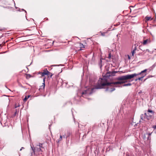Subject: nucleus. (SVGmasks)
Here are the masks:
<instances>
[{
  "label": "nucleus",
  "instance_id": "obj_4",
  "mask_svg": "<svg viewBox=\"0 0 156 156\" xmlns=\"http://www.w3.org/2000/svg\"><path fill=\"white\" fill-rule=\"evenodd\" d=\"M84 48V45L80 43H78L75 44V46H72L71 47V49H74L76 51L81 50L82 48Z\"/></svg>",
  "mask_w": 156,
  "mask_h": 156
},
{
  "label": "nucleus",
  "instance_id": "obj_6",
  "mask_svg": "<svg viewBox=\"0 0 156 156\" xmlns=\"http://www.w3.org/2000/svg\"><path fill=\"white\" fill-rule=\"evenodd\" d=\"M39 73L42 76H43L45 75H49V74H51V73L46 69L44 70L43 72H40Z\"/></svg>",
  "mask_w": 156,
  "mask_h": 156
},
{
  "label": "nucleus",
  "instance_id": "obj_18",
  "mask_svg": "<svg viewBox=\"0 0 156 156\" xmlns=\"http://www.w3.org/2000/svg\"><path fill=\"white\" fill-rule=\"evenodd\" d=\"M135 53V51H134L133 50L132 51V55L133 56L134 55Z\"/></svg>",
  "mask_w": 156,
  "mask_h": 156
},
{
  "label": "nucleus",
  "instance_id": "obj_32",
  "mask_svg": "<svg viewBox=\"0 0 156 156\" xmlns=\"http://www.w3.org/2000/svg\"><path fill=\"white\" fill-rule=\"evenodd\" d=\"M145 51V50H144V51Z\"/></svg>",
  "mask_w": 156,
  "mask_h": 156
},
{
  "label": "nucleus",
  "instance_id": "obj_9",
  "mask_svg": "<svg viewBox=\"0 0 156 156\" xmlns=\"http://www.w3.org/2000/svg\"><path fill=\"white\" fill-rule=\"evenodd\" d=\"M70 135V133L69 132H68L67 133V135H63V137L64 138H67V137L69 136Z\"/></svg>",
  "mask_w": 156,
  "mask_h": 156
},
{
  "label": "nucleus",
  "instance_id": "obj_17",
  "mask_svg": "<svg viewBox=\"0 0 156 156\" xmlns=\"http://www.w3.org/2000/svg\"><path fill=\"white\" fill-rule=\"evenodd\" d=\"M111 53H109V54L108 56V58L109 59H111Z\"/></svg>",
  "mask_w": 156,
  "mask_h": 156
},
{
  "label": "nucleus",
  "instance_id": "obj_12",
  "mask_svg": "<svg viewBox=\"0 0 156 156\" xmlns=\"http://www.w3.org/2000/svg\"><path fill=\"white\" fill-rule=\"evenodd\" d=\"M146 75V74H142V76H141V77H139V78H138V80H141V79L143 78Z\"/></svg>",
  "mask_w": 156,
  "mask_h": 156
},
{
  "label": "nucleus",
  "instance_id": "obj_29",
  "mask_svg": "<svg viewBox=\"0 0 156 156\" xmlns=\"http://www.w3.org/2000/svg\"><path fill=\"white\" fill-rule=\"evenodd\" d=\"M142 116H143V115H142L141 116V119H143V118H142Z\"/></svg>",
  "mask_w": 156,
  "mask_h": 156
},
{
  "label": "nucleus",
  "instance_id": "obj_24",
  "mask_svg": "<svg viewBox=\"0 0 156 156\" xmlns=\"http://www.w3.org/2000/svg\"><path fill=\"white\" fill-rule=\"evenodd\" d=\"M101 62H102V61H101V58L100 59V63H99V65H100V64H101Z\"/></svg>",
  "mask_w": 156,
  "mask_h": 156
},
{
  "label": "nucleus",
  "instance_id": "obj_22",
  "mask_svg": "<svg viewBox=\"0 0 156 156\" xmlns=\"http://www.w3.org/2000/svg\"><path fill=\"white\" fill-rule=\"evenodd\" d=\"M136 50V47H135L134 48L133 50L134 51H135Z\"/></svg>",
  "mask_w": 156,
  "mask_h": 156
},
{
  "label": "nucleus",
  "instance_id": "obj_20",
  "mask_svg": "<svg viewBox=\"0 0 156 156\" xmlns=\"http://www.w3.org/2000/svg\"><path fill=\"white\" fill-rule=\"evenodd\" d=\"M45 77H44L43 79V83H44V84L45 83Z\"/></svg>",
  "mask_w": 156,
  "mask_h": 156
},
{
  "label": "nucleus",
  "instance_id": "obj_15",
  "mask_svg": "<svg viewBox=\"0 0 156 156\" xmlns=\"http://www.w3.org/2000/svg\"><path fill=\"white\" fill-rule=\"evenodd\" d=\"M62 135H60V138L59 139V140H58V142H59L60 141H61L62 140Z\"/></svg>",
  "mask_w": 156,
  "mask_h": 156
},
{
  "label": "nucleus",
  "instance_id": "obj_11",
  "mask_svg": "<svg viewBox=\"0 0 156 156\" xmlns=\"http://www.w3.org/2000/svg\"><path fill=\"white\" fill-rule=\"evenodd\" d=\"M30 97V95H28L27 96H26L25 98L23 99V101L25 102Z\"/></svg>",
  "mask_w": 156,
  "mask_h": 156
},
{
  "label": "nucleus",
  "instance_id": "obj_3",
  "mask_svg": "<svg viewBox=\"0 0 156 156\" xmlns=\"http://www.w3.org/2000/svg\"><path fill=\"white\" fill-rule=\"evenodd\" d=\"M42 144L39 143L38 144H37L35 147H33L31 146V148L33 151V152L34 154H35V152L37 153L38 154H42V152H43L42 149L44 148V147H42Z\"/></svg>",
  "mask_w": 156,
  "mask_h": 156
},
{
  "label": "nucleus",
  "instance_id": "obj_21",
  "mask_svg": "<svg viewBox=\"0 0 156 156\" xmlns=\"http://www.w3.org/2000/svg\"><path fill=\"white\" fill-rule=\"evenodd\" d=\"M48 76H49L51 78V77L53 75V74L52 73H51V74H49V75H48Z\"/></svg>",
  "mask_w": 156,
  "mask_h": 156
},
{
  "label": "nucleus",
  "instance_id": "obj_7",
  "mask_svg": "<svg viewBox=\"0 0 156 156\" xmlns=\"http://www.w3.org/2000/svg\"><path fill=\"white\" fill-rule=\"evenodd\" d=\"M150 40L149 39H147L145 40H144L142 43L143 45H145L148 44L150 43Z\"/></svg>",
  "mask_w": 156,
  "mask_h": 156
},
{
  "label": "nucleus",
  "instance_id": "obj_31",
  "mask_svg": "<svg viewBox=\"0 0 156 156\" xmlns=\"http://www.w3.org/2000/svg\"><path fill=\"white\" fill-rule=\"evenodd\" d=\"M141 47V45H140V46H139V47L140 48Z\"/></svg>",
  "mask_w": 156,
  "mask_h": 156
},
{
  "label": "nucleus",
  "instance_id": "obj_5",
  "mask_svg": "<svg viewBox=\"0 0 156 156\" xmlns=\"http://www.w3.org/2000/svg\"><path fill=\"white\" fill-rule=\"evenodd\" d=\"M154 112L152 110L148 109L147 111V113H145L144 114L147 116L151 117L154 115Z\"/></svg>",
  "mask_w": 156,
  "mask_h": 156
},
{
  "label": "nucleus",
  "instance_id": "obj_10",
  "mask_svg": "<svg viewBox=\"0 0 156 156\" xmlns=\"http://www.w3.org/2000/svg\"><path fill=\"white\" fill-rule=\"evenodd\" d=\"M45 87V84H44V83H43L42 85L40 87L39 89H43Z\"/></svg>",
  "mask_w": 156,
  "mask_h": 156
},
{
  "label": "nucleus",
  "instance_id": "obj_23",
  "mask_svg": "<svg viewBox=\"0 0 156 156\" xmlns=\"http://www.w3.org/2000/svg\"><path fill=\"white\" fill-rule=\"evenodd\" d=\"M146 51H147L148 52H150V51L149 50V49H147L146 50H145Z\"/></svg>",
  "mask_w": 156,
  "mask_h": 156
},
{
  "label": "nucleus",
  "instance_id": "obj_2",
  "mask_svg": "<svg viewBox=\"0 0 156 156\" xmlns=\"http://www.w3.org/2000/svg\"><path fill=\"white\" fill-rule=\"evenodd\" d=\"M148 69H145L138 74L135 73L131 75H128L120 76L117 79L119 80H124L130 79L137 76L142 74L143 73L146 72Z\"/></svg>",
  "mask_w": 156,
  "mask_h": 156
},
{
  "label": "nucleus",
  "instance_id": "obj_25",
  "mask_svg": "<svg viewBox=\"0 0 156 156\" xmlns=\"http://www.w3.org/2000/svg\"><path fill=\"white\" fill-rule=\"evenodd\" d=\"M128 58L129 59H130V58L129 55H128Z\"/></svg>",
  "mask_w": 156,
  "mask_h": 156
},
{
  "label": "nucleus",
  "instance_id": "obj_26",
  "mask_svg": "<svg viewBox=\"0 0 156 156\" xmlns=\"http://www.w3.org/2000/svg\"><path fill=\"white\" fill-rule=\"evenodd\" d=\"M151 133H148V135H149V136H150L151 135Z\"/></svg>",
  "mask_w": 156,
  "mask_h": 156
},
{
  "label": "nucleus",
  "instance_id": "obj_13",
  "mask_svg": "<svg viewBox=\"0 0 156 156\" xmlns=\"http://www.w3.org/2000/svg\"><path fill=\"white\" fill-rule=\"evenodd\" d=\"M131 85V84L130 83H129L127 84H124L123 85V86H130Z\"/></svg>",
  "mask_w": 156,
  "mask_h": 156
},
{
  "label": "nucleus",
  "instance_id": "obj_1",
  "mask_svg": "<svg viewBox=\"0 0 156 156\" xmlns=\"http://www.w3.org/2000/svg\"><path fill=\"white\" fill-rule=\"evenodd\" d=\"M124 82L118 81L114 83H107L106 80L105 78H101L99 79L97 84L95 86V89H101L105 86L107 87L105 90L110 92H112L115 89L114 87H112V86L117 84H121L125 83Z\"/></svg>",
  "mask_w": 156,
  "mask_h": 156
},
{
  "label": "nucleus",
  "instance_id": "obj_28",
  "mask_svg": "<svg viewBox=\"0 0 156 156\" xmlns=\"http://www.w3.org/2000/svg\"><path fill=\"white\" fill-rule=\"evenodd\" d=\"M22 149H24V147H22V148H21V149H20V151H21V150H22Z\"/></svg>",
  "mask_w": 156,
  "mask_h": 156
},
{
  "label": "nucleus",
  "instance_id": "obj_8",
  "mask_svg": "<svg viewBox=\"0 0 156 156\" xmlns=\"http://www.w3.org/2000/svg\"><path fill=\"white\" fill-rule=\"evenodd\" d=\"M152 19L151 18V16L148 17L147 16L145 18V21L146 22H147L149 20H152Z\"/></svg>",
  "mask_w": 156,
  "mask_h": 156
},
{
  "label": "nucleus",
  "instance_id": "obj_30",
  "mask_svg": "<svg viewBox=\"0 0 156 156\" xmlns=\"http://www.w3.org/2000/svg\"><path fill=\"white\" fill-rule=\"evenodd\" d=\"M138 80V79H136L135 80V81H137Z\"/></svg>",
  "mask_w": 156,
  "mask_h": 156
},
{
  "label": "nucleus",
  "instance_id": "obj_14",
  "mask_svg": "<svg viewBox=\"0 0 156 156\" xmlns=\"http://www.w3.org/2000/svg\"><path fill=\"white\" fill-rule=\"evenodd\" d=\"M31 77V75L30 74H27L26 76V78L28 79Z\"/></svg>",
  "mask_w": 156,
  "mask_h": 156
},
{
  "label": "nucleus",
  "instance_id": "obj_19",
  "mask_svg": "<svg viewBox=\"0 0 156 156\" xmlns=\"http://www.w3.org/2000/svg\"><path fill=\"white\" fill-rule=\"evenodd\" d=\"M154 129H156V125L153 126L152 127Z\"/></svg>",
  "mask_w": 156,
  "mask_h": 156
},
{
  "label": "nucleus",
  "instance_id": "obj_33",
  "mask_svg": "<svg viewBox=\"0 0 156 156\" xmlns=\"http://www.w3.org/2000/svg\"><path fill=\"white\" fill-rule=\"evenodd\" d=\"M155 50H156V49H155Z\"/></svg>",
  "mask_w": 156,
  "mask_h": 156
},
{
  "label": "nucleus",
  "instance_id": "obj_27",
  "mask_svg": "<svg viewBox=\"0 0 156 156\" xmlns=\"http://www.w3.org/2000/svg\"><path fill=\"white\" fill-rule=\"evenodd\" d=\"M113 73H117V72L114 71H113Z\"/></svg>",
  "mask_w": 156,
  "mask_h": 156
},
{
  "label": "nucleus",
  "instance_id": "obj_16",
  "mask_svg": "<svg viewBox=\"0 0 156 156\" xmlns=\"http://www.w3.org/2000/svg\"><path fill=\"white\" fill-rule=\"evenodd\" d=\"M20 106V105L19 104H16L15 105V108H16L18 107H19Z\"/></svg>",
  "mask_w": 156,
  "mask_h": 156
}]
</instances>
